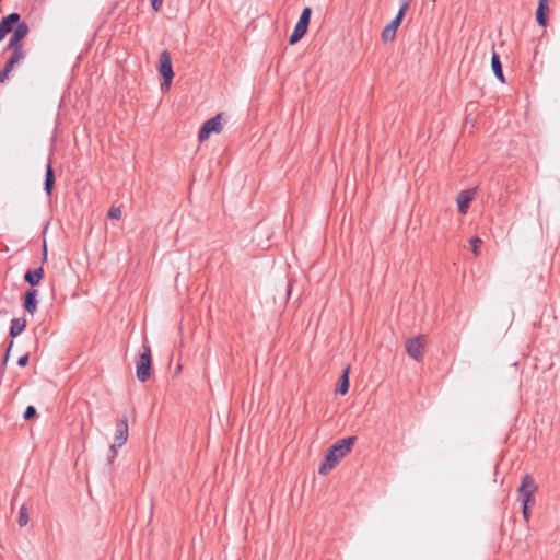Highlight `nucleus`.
Masks as SVG:
<instances>
[{
	"label": "nucleus",
	"instance_id": "nucleus-23",
	"mask_svg": "<svg viewBox=\"0 0 560 560\" xmlns=\"http://www.w3.org/2000/svg\"><path fill=\"white\" fill-rule=\"evenodd\" d=\"M469 244L471 247V252L475 254V256H478L480 254V246L482 244V241L478 236H475L470 238Z\"/></svg>",
	"mask_w": 560,
	"mask_h": 560
},
{
	"label": "nucleus",
	"instance_id": "nucleus-17",
	"mask_svg": "<svg viewBox=\"0 0 560 560\" xmlns=\"http://www.w3.org/2000/svg\"><path fill=\"white\" fill-rule=\"evenodd\" d=\"M491 67H492V71H493L495 78L501 83H505V78H504V74H503V68H502V62H501V59H500V55L495 50L492 51Z\"/></svg>",
	"mask_w": 560,
	"mask_h": 560
},
{
	"label": "nucleus",
	"instance_id": "nucleus-12",
	"mask_svg": "<svg viewBox=\"0 0 560 560\" xmlns=\"http://www.w3.org/2000/svg\"><path fill=\"white\" fill-rule=\"evenodd\" d=\"M475 195H476L475 189H467V190H462L458 192L456 201H457V207H458L459 213H462V214L467 213V210L470 206V202L475 198Z\"/></svg>",
	"mask_w": 560,
	"mask_h": 560
},
{
	"label": "nucleus",
	"instance_id": "nucleus-15",
	"mask_svg": "<svg viewBox=\"0 0 560 560\" xmlns=\"http://www.w3.org/2000/svg\"><path fill=\"white\" fill-rule=\"evenodd\" d=\"M55 172L51 165V162L49 161L46 165V172H45V180H44V190L47 194V196H51L52 189L55 186Z\"/></svg>",
	"mask_w": 560,
	"mask_h": 560
},
{
	"label": "nucleus",
	"instance_id": "nucleus-7",
	"mask_svg": "<svg viewBox=\"0 0 560 560\" xmlns=\"http://www.w3.org/2000/svg\"><path fill=\"white\" fill-rule=\"evenodd\" d=\"M223 114L219 113L214 117L203 122L198 132V140L206 141L211 133H220L222 130Z\"/></svg>",
	"mask_w": 560,
	"mask_h": 560
},
{
	"label": "nucleus",
	"instance_id": "nucleus-27",
	"mask_svg": "<svg viewBox=\"0 0 560 560\" xmlns=\"http://www.w3.org/2000/svg\"><path fill=\"white\" fill-rule=\"evenodd\" d=\"M28 360H30V355L28 353H25L24 355H22L19 360H18V365L21 366V368H24L27 365L28 363Z\"/></svg>",
	"mask_w": 560,
	"mask_h": 560
},
{
	"label": "nucleus",
	"instance_id": "nucleus-28",
	"mask_svg": "<svg viewBox=\"0 0 560 560\" xmlns=\"http://www.w3.org/2000/svg\"><path fill=\"white\" fill-rule=\"evenodd\" d=\"M13 347V340L10 341L9 346H8V349L5 351V354L3 357V360H2V365H5L8 360H9V357H10V351H11V348Z\"/></svg>",
	"mask_w": 560,
	"mask_h": 560
},
{
	"label": "nucleus",
	"instance_id": "nucleus-24",
	"mask_svg": "<svg viewBox=\"0 0 560 560\" xmlns=\"http://www.w3.org/2000/svg\"><path fill=\"white\" fill-rule=\"evenodd\" d=\"M107 217L113 220L121 218V209L119 207L112 206L108 210Z\"/></svg>",
	"mask_w": 560,
	"mask_h": 560
},
{
	"label": "nucleus",
	"instance_id": "nucleus-4",
	"mask_svg": "<svg viewBox=\"0 0 560 560\" xmlns=\"http://www.w3.org/2000/svg\"><path fill=\"white\" fill-rule=\"evenodd\" d=\"M409 9V0H404L399 7V10L396 16L392 20V22L382 31V40L384 43H388L395 39L398 27L400 26L406 12Z\"/></svg>",
	"mask_w": 560,
	"mask_h": 560
},
{
	"label": "nucleus",
	"instance_id": "nucleus-2",
	"mask_svg": "<svg viewBox=\"0 0 560 560\" xmlns=\"http://www.w3.org/2000/svg\"><path fill=\"white\" fill-rule=\"evenodd\" d=\"M151 368H152L151 347L149 346L148 341L145 340L142 343V351L136 361L137 378L142 383L147 382L151 376Z\"/></svg>",
	"mask_w": 560,
	"mask_h": 560
},
{
	"label": "nucleus",
	"instance_id": "nucleus-13",
	"mask_svg": "<svg viewBox=\"0 0 560 560\" xmlns=\"http://www.w3.org/2000/svg\"><path fill=\"white\" fill-rule=\"evenodd\" d=\"M23 307L30 314H34L37 310V290L30 289L25 292L23 299Z\"/></svg>",
	"mask_w": 560,
	"mask_h": 560
},
{
	"label": "nucleus",
	"instance_id": "nucleus-21",
	"mask_svg": "<svg viewBox=\"0 0 560 560\" xmlns=\"http://www.w3.org/2000/svg\"><path fill=\"white\" fill-rule=\"evenodd\" d=\"M18 61H14L13 59H8L3 69L0 71V83H4L9 79V74L12 71V69L18 65Z\"/></svg>",
	"mask_w": 560,
	"mask_h": 560
},
{
	"label": "nucleus",
	"instance_id": "nucleus-6",
	"mask_svg": "<svg viewBox=\"0 0 560 560\" xmlns=\"http://www.w3.org/2000/svg\"><path fill=\"white\" fill-rule=\"evenodd\" d=\"M312 16V9L310 7H305L299 18L298 23L294 26L293 32L289 37V44L294 45L300 42L307 32L310 22Z\"/></svg>",
	"mask_w": 560,
	"mask_h": 560
},
{
	"label": "nucleus",
	"instance_id": "nucleus-25",
	"mask_svg": "<svg viewBox=\"0 0 560 560\" xmlns=\"http://www.w3.org/2000/svg\"><path fill=\"white\" fill-rule=\"evenodd\" d=\"M36 417V409L34 406H27L24 413H23V418L24 420L28 421V420H32L33 418Z\"/></svg>",
	"mask_w": 560,
	"mask_h": 560
},
{
	"label": "nucleus",
	"instance_id": "nucleus-16",
	"mask_svg": "<svg viewBox=\"0 0 560 560\" xmlns=\"http://www.w3.org/2000/svg\"><path fill=\"white\" fill-rule=\"evenodd\" d=\"M44 277L43 267H38L36 269H27L24 273V281L28 283L31 287H35L39 283V281Z\"/></svg>",
	"mask_w": 560,
	"mask_h": 560
},
{
	"label": "nucleus",
	"instance_id": "nucleus-9",
	"mask_svg": "<svg viewBox=\"0 0 560 560\" xmlns=\"http://www.w3.org/2000/svg\"><path fill=\"white\" fill-rule=\"evenodd\" d=\"M128 440V417L126 415L122 416L116 422L114 443L109 448H120Z\"/></svg>",
	"mask_w": 560,
	"mask_h": 560
},
{
	"label": "nucleus",
	"instance_id": "nucleus-5",
	"mask_svg": "<svg viewBox=\"0 0 560 560\" xmlns=\"http://www.w3.org/2000/svg\"><path fill=\"white\" fill-rule=\"evenodd\" d=\"M159 72L162 75L161 89L167 91L174 78L172 56L168 50H163L159 56Z\"/></svg>",
	"mask_w": 560,
	"mask_h": 560
},
{
	"label": "nucleus",
	"instance_id": "nucleus-14",
	"mask_svg": "<svg viewBox=\"0 0 560 560\" xmlns=\"http://www.w3.org/2000/svg\"><path fill=\"white\" fill-rule=\"evenodd\" d=\"M549 0H539L536 10V21L538 25L546 26L548 21Z\"/></svg>",
	"mask_w": 560,
	"mask_h": 560
},
{
	"label": "nucleus",
	"instance_id": "nucleus-8",
	"mask_svg": "<svg viewBox=\"0 0 560 560\" xmlns=\"http://www.w3.org/2000/svg\"><path fill=\"white\" fill-rule=\"evenodd\" d=\"M425 343V336L419 335L413 338H409L406 341V352L407 354L416 360L417 362H421L423 360V350Z\"/></svg>",
	"mask_w": 560,
	"mask_h": 560
},
{
	"label": "nucleus",
	"instance_id": "nucleus-18",
	"mask_svg": "<svg viewBox=\"0 0 560 560\" xmlns=\"http://www.w3.org/2000/svg\"><path fill=\"white\" fill-rule=\"evenodd\" d=\"M349 372H350V366H347L340 378H339V382H338V385L335 389L336 394H339V395H346L349 390Z\"/></svg>",
	"mask_w": 560,
	"mask_h": 560
},
{
	"label": "nucleus",
	"instance_id": "nucleus-31",
	"mask_svg": "<svg viewBox=\"0 0 560 560\" xmlns=\"http://www.w3.org/2000/svg\"><path fill=\"white\" fill-rule=\"evenodd\" d=\"M291 291H292V281H291V280H289V281H288V285H287V293H288V295H290V294H291Z\"/></svg>",
	"mask_w": 560,
	"mask_h": 560
},
{
	"label": "nucleus",
	"instance_id": "nucleus-11",
	"mask_svg": "<svg viewBox=\"0 0 560 560\" xmlns=\"http://www.w3.org/2000/svg\"><path fill=\"white\" fill-rule=\"evenodd\" d=\"M8 50H11L10 59H13L14 61L20 62L26 57V51L24 49L23 40L16 39L14 37H10L8 46Z\"/></svg>",
	"mask_w": 560,
	"mask_h": 560
},
{
	"label": "nucleus",
	"instance_id": "nucleus-26",
	"mask_svg": "<svg viewBox=\"0 0 560 560\" xmlns=\"http://www.w3.org/2000/svg\"><path fill=\"white\" fill-rule=\"evenodd\" d=\"M530 509H532V506L522 505V514H523V518L525 520L526 523H528L530 520Z\"/></svg>",
	"mask_w": 560,
	"mask_h": 560
},
{
	"label": "nucleus",
	"instance_id": "nucleus-20",
	"mask_svg": "<svg viewBox=\"0 0 560 560\" xmlns=\"http://www.w3.org/2000/svg\"><path fill=\"white\" fill-rule=\"evenodd\" d=\"M26 327V320L24 318H14L11 320L10 336H19Z\"/></svg>",
	"mask_w": 560,
	"mask_h": 560
},
{
	"label": "nucleus",
	"instance_id": "nucleus-3",
	"mask_svg": "<svg viewBox=\"0 0 560 560\" xmlns=\"http://www.w3.org/2000/svg\"><path fill=\"white\" fill-rule=\"evenodd\" d=\"M538 490V486L534 478L526 474L522 478L521 486L517 489L518 500L522 505L534 506L535 498L534 494Z\"/></svg>",
	"mask_w": 560,
	"mask_h": 560
},
{
	"label": "nucleus",
	"instance_id": "nucleus-22",
	"mask_svg": "<svg viewBox=\"0 0 560 560\" xmlns=\"http://www.w3.org/2000/svg\"><path fill=\"white\" fill-rule=\"evenodd\" d=\"M28 523V510L25 504L20 506L18 524L23 527Z\"/></svg>",
	"mask_w": 560,
	"mask_h": 560
},
{
	"label": "nucleus",
	"instance_id": "nucleus-19",
	"mask_svg": "<svg viewBox=\"0 0 560 560\" xmlns=\"http://www.w3.org/2000/svg\"><path fill=\"white\" fill-rule=\"evenodd\" d=\"M30 32L28 24L25 21H19L13 28L12 37L23 40Z\"/></svg>",
	"mask_w": 560,
	"mask_h": 560
},
{
	"label": "nucleus",
	"instance_id": "nucleus-1",
	"mask_svg": "<svg viewBox=\"0 0 560 560\" xmlns=\"http://www.w3.org/2000/svg\"><path fill=\"white\" fill-rule=\"evenodd\" d=\"M355 441L357 436H347L334 443L319 464L318 474L325 476L335 468L351 452Z\"/></svg>",
	"mask_w": 560,
	"mask_h": 560
},
{
	"label": "nucleus",
	"instance_id": "nucleus-29",
	"mask_svg": "<svg viewBox=\"0 0 560 560\" xmlns=\"http://www.w3.org/2000/svg\"><path fill=\"white\" fill-rule=\"evenodd\" d=\"M112 454L108 456V464L112 465L117 456V448H110Z\"/></svg>",
	"mask_w": 560,
	"mask_h": 560
},
{
	"label": "nucleus",
	"instance_id": "nucleus-10",
	"mask_svg": "<svg viewBox=\"0 0 560 560\" xmlns=\"http://www.w3.org/2000/svg\"><path fill=\"white\" fill-rule=\"evenodd\" d=\"M21 20V15L18 12L10 13L9 15L2 18L0 21V42L4 39V37L13 31L14 26Z\"/></svg>",
	"mask_w": 560,
	"mask_h": 560
},
{
	"label": "nucleus",
	"instance_id": "nucleus-30",
	"mask_svg": "<svg viewBox=\"0 0 560 560\" xmlns=\"http://www.w3.org/2000/svg\"><path fill=\"white\" fill-rule=\"evenodd\" d=\"M47 259V247H46V242H44V245H43V260L45 261Z\"/></svg>",
	"mask_w": 560,
	"mask_h": 560
}]
</instances>
